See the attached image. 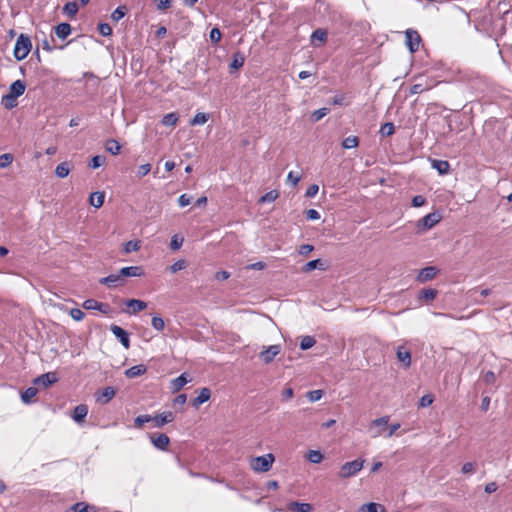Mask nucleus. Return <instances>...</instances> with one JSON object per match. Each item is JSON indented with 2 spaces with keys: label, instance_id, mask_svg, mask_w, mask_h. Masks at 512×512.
Returning <instances> with one entry per match:
<instances>
[{
  "label": "nucleus",
  "instance_id": "obj_41",
  "mask_svg": "<svg viewBox=\"0 0 512 512\" xmlns=\"http://www.w3.org/2000/svg\"><path fill=\"white\" fill-rule=\"evenodd\" d=\"M316 343V340L312 336H304L300 341V349L308 350L312 348Z\"/></svg>",
  "mask_w": 512,
  "mask_h": 512
},
{
  "label": "nucleus",
  "instance_id": "obj_39",
  "mask_svg": "<svg viewBox=\"0 0 512 512\" xmlns=\"http://www.w3.org/2000/svg\"><path fill=\"white\" fill-rule=\"evenodd\" d=\"M359 144L358 137L356 136H348L342 141V147L344 149H352L357 147Z\"/></svg>",
  "mask_w": 512,
  "mask_h": 512
},
{
  "label": "nucleus",
  "instance_id": "obj_62",
  "mask_svg": "<svg viewBox=\"0 0 512 512\" xmlns=\"http://www.w3.org/2000/svg\"><path fill=\"white\" fill-rule=\"evenodd\" d=\"M426 203V198L422 195H416L412 198L413 207H421Z\"/></svg>",
  "mask_w": 512,
  "mask_h": 512
},
{
  "label": "nucleus",
  "instance_id": "obj_44",
  "mask_svg": "<svg viewBox=\"0 0 512 512\" xmlns=\"http://www.w3.org/2000/svg\"><path fill=\"white\" fill-rule=\"evenodd\" d=\"M73 512H93L94 507L85 504L84 502L75 503L72 506Z\"/></svg>",
  "mask_w": 512,
  "mask_h": 512
},
{
  "label": "nucleus",
  "instance_id": "obj_35",
  "mask_svg": "<svg viewBox=\"0 0 512 512\" xmlns=\"http://www.w3.org/2000/svg\"><path fill=\"white\" fill-rule=\"evenodd\" d=\"M178 119V115L175 112H171L163 116L161 123L164 126H174L176 125Z\"/></svg>",
  "mask_w": 512,
  "mask_h": 512
},
{
  "label": "nucleus",
  "instance_id": "obj_22",
  "mask_svg": "<svg viewBox=\"0 0 512 512\" xmlns=\"http://www.w3.org/2000/svg\"><path fill=\"white\" fill-rule=\"evenodd\" d=\"M55 34L58 38L64 40L71 34V26L69 23H60L55 27Z\"/></svg>",
  "mask_w": 512,
  "mask_h": 512
},
{
  "label": "nucleus",
  "instance_id": "obj_16",
  "mask_svg": "<svg viewBox=\"0 0 512 512\" xmlns=\"http://www.w3.org/2000/svg\"><path fill=\"white\" fill-rule=\"evenodd\" d=\"M122 278L125 277H141L144 275V270L141 266H128L120 269Z\"/></svg>",
  "mask_w": 512,
  "mask_h": 512
},
{
  "label": "nucleus",
  "instance_id": "obj_51",
  "mask_svg": "<svg viewBox=\"0 0 512 512\" xmlns=\"http://www.w3.org/2000/svg\"><path fill=\"white\" fill-rule=\"evenodd\" d=\"M186 261L185 260H178L176 262H174L170 267H169V271L171 273H176L178 271H181L183 269L186 268Z\"/></svg>",
  "mask_w": 512,
  "mask_h": 512
},
{
  "label": "nucleus",
  "instance_id": "obj_48",
  "mask_svg": "<svg viewBox=\"0 0 512 512\" xmlns=\"http://www.w3.org/2000/svg\"><path fill=\"white\" fill-rule=\"evenodd\" d=\"M125 14H126V7L119 6L112 12L111 18L114 21H119L125 16Z\"/></svg>",
  "mask_w": 512,
  "mask_h": 512
},
{
  "label": "nucleus",
  "instance_id": "obj_50",
  "mask_svg": "<svg viewBox=\"0 0 512 512\" xmlns=\"http://www.w3.org/2000/svg\"><path fill=\"white\" fill-rule=\"evenodd\" d=\"M152 327L157 331H163L165 327V322L162 317L154 316L151 321Z\"/></svg>",
  "mask_w": 512,
  "mask_h": 512
},
{
  "label": "nucleus",
  "instance_id": "obj_28",
  "mask_svg": "<svg viewBox=\"0 0 512 512\" xmlns=\"http://www.w3.org/2000/svg\"><path fill=\"white\" fill-rule=\"evenodd\" d=\"M1 104L6 108V109H13L14 107L17 106V97L10 94V93H7L5 95L2 96V99H1Z\"/></svg>",
  "mask_w": 512,
  "mask_h": 512
},
{
  "label": "nucleus",
  "instance_id": "obj_30",
  "mask_svg": "<svg viewBox=\"0 0 512 512\" xmlns=\"http://www.w3.org/2000/svg\"><path fill=\"white\" fill-rule=\"evenodd\" d=\"M70 173V165L68 162H62L57 165L55 169V174L59 178H65Z\"/></svg>",
  "mask_w": 512,
  "mask_h": 512
},
{
  "label": "nucleus",
  "instance_id": "obj_31",
  "mask_svg": "<svg viewBox=\"0 0 512 512\" xmlns=\"http://www.w3.org/2000/svg\"><path fill=\"white\" fill-rule=\"evenodd\" d=\"M106 150L112 155H118L121 150V145L114 139H109L105 145Z\"/></svg>",
  "mask_w": 512,
  "mask_h": 512
},
{
  "label": "nucleus",
  "instance_id": "obj_37",
  "mask_svg": "<svg viewBox=\"0 0 512 512\" xmlns=\"http://www.w3.org/2000/svg\"><path fill=\"white\" fill-rule=\"evenodd\" d=\"M63 12L69 17H74L78 12V5L76 2H67L63 7Z\"/></svg>",
  "mask_w": 512,
  "mask_h": 512
},
{
  "label": "nucleus",
  "instance_id": "obj_54",
  "mask_svg": "<svg viewBox=\"0 0 512 512\" xmlns=\"http://www.w3.org/2000/svg\"><path fill=\"white\" fill-rule=\"evenodd\" d=\"M105 162V158L103 156H94L89 162V167L92 169L99 168Z\"/></svg>",
  "mask_w": 512,
  "mask_h": 512
},
{
  "label": "nucleus",
  "instance_id": "obj_9",
  "mask_svg": "<svg viewBox=\"0 0 512 512\" xmlns=\"http://www.w3.org/2000/svg\"><path fill=\"white\" fill-rule=\"evenodd\" d=\"M110 330L126 349L130 347L129 334L126 330L117 325H111Z\"/></svg>",
  "mask_w": 512,
  "mask_h": 512
},
{
  "label": "nucleus",
  "instance_id": "obj_36",
  "mask_svg": "<svg viewBox=\"0 0 512 512\" xmlns=\"http://www.w3.org/2000/svg\"><path fill=\"white\" fill-rule=\"evenodd\" d=\"M140 249V241L139 240H130L124 244L123 250L124 253L129 254L131 252H136Z\"/></svg>",
  "mask_w": 512,
  "mask_h": 512
},
{
  "label": "nucleus",
  "instance_id": "obj_14",
  "mask_svg": "<svg viewBox=\"0 0 512 512\" xmlns=\"http://www.w3.org/2000/svg\"><path fill=\"white\" fill-rule=\"evenodd\" d=\"M174 419H175V415L171 411L163 412L161 414H158V415L152 417V421L155 422L156 427H162L165 424L174 421Z\"/></svg>",
  "mask_w": 512,
  "mask_h": 512
},
{
  "label": "nucleus",
  "instance_id": "obj_7",
  "mask_svg": "<svg viewBox=\"0 0 512 512\" xmlns=\"http://www.w3.org/2000/svg\"><path fill=\"white\" fill-rule=\"evenodd\" d=\"M83 308L86 310H97L103 314H109L111 311V307L107 303L99 302L95 299H87L82 304Z\"/></svg>",
  "mask_w": 512,
  "mask_h": 512
},
{
  "label": "nucleus",
  "instance_id": "obj_34",
  "mask_svg": "<svg viewBox=\"0 0 512 512\" xmlns=\"http://www.w3.org/2000/svg\"><path fill=\"white\" fill-rule=\"evenodd\" d=\"M245 57L241 52H236L233 55L232 62L230 64V67L233 69H239L244 65Z\"/></svg>",
  "mask_w": 512,
  "mask_h": 512
},
{
  "label": "nucleus",
  "instance_id": "obj_56",
  "mask_svg": "<svg viewBox=\"0 0 512 512\" xmlns=\"http://www.w3.org/2000/svg\"><path fill=\"white\" fill-rule=\"evenodd\" d=\"M69 314L75 321H81L85 317V313L79 308H72Z\"/></svg>",
  "mask_w": 512,
  "mask_h": 512
},
{
  "label": "nucleus",
  "instance_id": "obj_43",
  "mask_svg": "<svg viewBox=\"0 0 512 512\" xmlns=\"http://www.w3.org/2000/svg\"><path fill=\"white\" fill-rule=\"evenodd\" d=\"M278 198V192L271 190L260 197L259 203H272Z\"/></svg>",
  "mask_w": 512,
  "mask_h": 512
},
{
  "label": "nucleus",
  "instance_id": "obj_42",
  "mask_svg": "<svg viewBox=\"0 0 512 512\" xmlns=\"http://www.w3.org/2000/svg\"><path fill=\"white\" fill-rule=\"evenodd\" d=\"M437 296V290L432 288L423 289L420 292L419 299H423L426 301L433 300Z\"/></svg>",
  "mask_w": 512,
  "mask_h": 512
},
{
  "label": "nucleus",
  "instance_id": "obj_15",
  "mask_svg": "<svg viewBox=\"0 0 512 512\" xmlns=\"http://www.w3.org/2000/svg\"><path fill=\"white\" fill-rule=\"evenodd\" d=\"M280 353L279 345H271L260 353V357L268 364Z\"/></svg>",
  "mask_w": 512,
  "mask_h": 512
},
{
  "label": "nucleus",
  "instance_id": "obj_23",
  "mask_svg": "<svg viewBox=\"0 0 512 512\" xmlns=\"http://www.w3.org/2000/svg\"><path fill=\"white\" fill-rule=\"evenodd\" d=\"M288 509L291 512H311L313 506L310 503L291 502Z\"/></svg>",
  "mask_w": 512,
  "mask_h": 512
},
{
  "label": "nucleus",
  "instance_id": "obj_49",
  "mask_svg": "<svg viewBox=\"0 0 512 512\" xmlns=\"http://www.w3.org/2000/svg\"><path fill=\"white\" fill-rule=\"evenodd\" d=\"M362 508H366L367 512H385V508L381 504L374 502L365 504Z\"/></svg>",
  "mask_w": 512,
  "mask_h": 512
},
{
  "label": "nucleus",
  "instance_id": "obj_59",
  "mask_svg": "<svg viewBox=\"0 0 512 512\" xmlns=\"http://www.w3.org/2000/svg\"><path fill=\"white\" fill-rule=\"evenodd\" d=\"M98 31L103 36H110L112 34V28L108 23L99 24Z\"/></svg>",
  "mask_w": 512,
  "mask_h": 512
},
{
  "label": "nucleus",
  "instance_id": "obj_21",
  "mask_svg": "<svg viewBox=\"0 0 512 512\" xmlns=\"http://www.w3.org/2000/svg\"><path fill=\"white\" fill-rule=\"evenodd\" d=\"M26 85L22 80L14 81L9 88V93L16 96L17 98L24 94Z\"/></svg>",
  "mask_w": 512,
  "mask_h": 512
},
{
  "label": "nucleus",
  "instance_id": "obj_4",
  "mask_svg": "<svg viewBox=\"0 0 512 512\" xmlns=\"http://www.w3.org/2000/svg\"><path fill=\"white\" fill-rule=\"evenodd\" d=\"M441 215L438 212H432L418 220L417 228L419 231L429 230L441 221Z\"/></svg>",
  "mask_w": 512,
  "mask_h": 512
},
{
  "label": "nucleus",
  "instance_id": "obj_26",
  "mask_svg": "<svg viewBox=\"0 0 512 512\" xmlns=\"http://www.w3.org/2000/svg\"><path fill=\"white\" fill-rule=\"evenodd\" d=\"M105 195L103 192H93L89 197L90 205L95 208H100L104 203Z\"/></svg>",
  "mask_w": 512,
  "mask_h": 512
},
{
  "label": "nucleus",
  "instance_id": "obj_19",
  "mask_svg": "<svg viewBox=\"0 0 512 512\" xmlns=\"http://www.w3.org/2000/svg\"><path fill=\"white\" fill-rule=\"evenodd\" d=\"M211 397V391L209 388H202L198 396L193 400V406L198 408L201 404L207 402Z\"/></svg>",
  "mask_w": 512,
  "mask_h": 512
},
{
  "label": "nucleus",
  "instance_id": "obj_63",
  "mask_svg": "<svg viewBox=\"0 0 512 512\" xmlns=\"http://www.w3.org/2000/svg\"><path fill=\"white\" fill-rule=\"evenodd\" d=\"M319 191V186L317 184L310 185L306 190V197L312 198L314 197Z\"/></svg>",
  "mask_w": 512,
  "mask_h": 512
},
{
  "label": "nucleus",
  "instance_id": "obj_38",
  "mask_svg": "<svg viewBox=\"0 0 512 512\" xmlns=\"http://www.w3.org/2000/svg\"><path fill=\"white\" fill-rule=\"evenodd\" d=\"M307 459L313 464H318L323 460V454L319 450H310Z\"/></svg>",
  "mask_w": 512,
  "mask_h": 512
},
{
  "label": "nucleus",
  "instance_id": "obj_53",
  "mask_svg": "<svg viewBox=\"0 0 512 512\" xmlns=\"http://www.w3.org/2000/svg\"><path fill=\"white\" fill-rule=\"evenodd\" d=\"M13 156L10 153L0 155V168H6L11 165Z\"/></svg>",
  "mask_w": 512,
  "mask_h": 512
},
{
  "label": "nucleus",
  "instance_id": "obj_12",
  "mask_svg": "<svg viewBox=\"0 0 512 512\" xmlns=\"http://www.w3.org/2000/svg\"><path fill=\"white\" fill-rule=\"evenodd\" d=\"M438 273V269L434 266H428L421 269L417 275V281L420 283L432 280Z\"/></svg>",
  "mask_w": 512,
  "mask_h": 512
},
{
  "label": "nucleus",
  "instance_id": "obj_6",
  "mask_svg": "<svg viewBox=\"0 0 512 512\" xmlns=\"http://www.w3.org/2000/svg\"><path fill=\"white\" fill-rule=\"evenodd\" d=\"M406 46L411 53L416 52L419 49L421 37L416 30L407 29L405 32Z\"/></svg>",
  "mask_w": 512,
  "mask_h": 512
},
{
  "label": "nucleus",
  "instance_id": "obj_52",
  "mask_svg": "<svg viewBox=\"0 0 512 512\" xmlns=\"http://www.w3.org/2000/svg\"><path fill=\"white\" fill-rule=\"evenodd\" d=\"M323 396V391L318 389V390H311L309 392H307V398L310 402H316L318 400H320Z\"/></svg>",
  "mask_w": 512,
  "mask_h": 512
},
{
  "label": "nucleus",
  "instance_id": "obj_27",
  "mask_svg": "<svg viewBox=\"0 0 512 512\" xmlns=\"http://www.w3.org/2000/svg\"><path fill=\"white\" fill-rule=\"evenodd\" d=\"M432 167L436 169L439 172V174L444 175L448 173L450 169V164L448 161L435 159L432 161Z\"/></svg>",
  "mask_w": 512,
  "mask_h": 512
},
{
  "label": "nucleus",
  "instance_id": "obj_3",
  "mask_svg": "<svg viewBox=\"0 0 512 512\" xmlns=\"http://www.w3.org/2000/svg\"><path fill=\"white\" fill-rule=\"evenodd\" d=\"M364 462H365L364 460L356 459V460L344 463L340 467L339 477L342 479H347L352 476H355L357 473H359L362 470V468L364 466Z\"/></svg>",
  "mask_w": 512,
  "mask_h": 512
},
{
  "label": "nucleus",
  "instance_id": "obj_60",
  "mask_svg": "<svg viewBox=\"0 0 512 512\" xmlns=\"http://www.w3.org/2000/svg\"><path fill=\"white\" fill-rule=\"evenodd\" d=\"M183 244V238H180L178 237L177 235H174L172 238H171V242H170V248L172 250H178L181 248Z\"/></svg>",
  "mask_w": 512,
  "mask_h": 512
},
{
  "label": "nucleus",
  "instance_id": "obj_29",
  "mask_svg": "<svg viewBox=\"0 0 512 512\" xmlns=\"http://www.w3.org/2000/svg\"><path fill=\"white\" fill-rule=\"evenodd\" d=\"M319 41L321 43L327 40V31L322 28H318L311 34V42L315 45V41Z\"/></svg>",
  "mask_w": 512,
  "mask_h": 512
},
{
  "label": "nucleus",
  "instance_id": "obj_32",
  "mask_svg": "<svg viewBox=\"0 0 512 512\" xmlns=\"http://www.w3.org/2000/svg\"><path fill=\"white\" fill-rule=\"evenodd\" d=\"M38 390L35 387H28L22 394L21 399L24 403L28 404L37 395Z\"/></svg>",
  "mask_w": 512,
  "mask_h": 512
},
{
  "label": "nucleus",
  "instance_id": "obj_25",
  "mask_svg": "<svg viewBox=\"0 0 512 512\" xmlns=\"http://www.w3.org/2000/svg\"><path fill=\"white\" fill-rule=\"evenodd\" d=\"M126 306L132 308V313H137L147 307V303L139 299H129L126 301Z\"/></svg>",
  "mask_w": 512,
  "mask_h": 512
},
{
  "label": "nucleus",
  "instance_id": "obj_17",
  "mask_svg": "<svg viewBox=\"0 0 512 512\" xmlns=\"http://www.w3.org/2000/svg\"><path fill=\"white\" fill-rule=\"evenodd\" d=\"M87 414H88V407L85 404H79L73 410L72 419L76 423L80 424L84 421Z\"/></svg>",
  "mask_w": 512,
  "mask_h": 512
},
{
  "label": "nucleus",
  "instance_id": "obj_5",
  "mask_svg": "<svg viewBox=\"0 0 512 512\" xmlns=\"http://www.w3.org/2000/svg\"><path fill=\"white\" fill-rule=\"evenodd\" d=\"M389 422V416H383L377 419H374L370 426L369 431L371 433V437L377 438L383 434V430H386Z\"/></svg>",
  "mask_w": 512,
  "mask_h": 512
},
{
  "label": "nucleus",
  "instance_id": "obj_33",
  "mask_svg": "<svg viewBox=\"0 0 512 512\" xmlns=\"http://www.w3.org/2000/svg\"><path fill=\"white\" fill-rule=\"evenodd\" d=\"M208 119H209V114L203 113V112H198L195 114L193 119H191L190 124L192 126L203 125L208 121Z\"/></svg>",
  "mask_w": 512,
  "mask_h": 512
},
{
  "label": "nucleus",
  "instance_id": "obj_57",
  "mask_svg": "<svg viewBox=\"0 0 512 512\" xmlns=\"http://www.w3.org/2000/svg\"><path fill=\"white\" fill-rule=\"evenodd\" d=\"M221 36V31L217 27L212 28L209 33V38L213 43H218L221 40Z\"/></svg>",
  "mask_w": 512,
  "mask_h": 512
},
{
  "label": "nucleus",
  "instance_id": "obj_24",
  "mask_svg": "<svg viewBox=\"0 0 512 512\" xmlns=\"http://www.w3.org/2000/svg\"><path fill=\"white\" fill-rule=\"evenodd\" d=\"M188 382L185 373H182L180 376L176 377L171 381V390L172 392L180 391Z\"/></svg>",
  "mask_w": 512,
  "mask_h": 512
},
{
  "label": "nucleus",
  "instance_id": "obj_55",
  "mask_svg": "<svg viewBox=\"0 0 512 512\" xmlns=\"http://www.w3.org/2000/svg\"><path fill=\"white\" fill-rule=\"evenodd\" d=\"M427 89H429L428 85H424L422 83H417V84H414V85L411 86L410 94L411 95L420 94V93L424 92Z\"/></svg>",
  "mask_w": 512,
  "mask_h": 512
},
{
  "label": "nucleus",
  "instance_id": "obj_10",
  "mask_svg": "<svg viewBox=\"0 0 512 512\" xmlns=\"http://www.w3.org/2000/svg\"><path fill=\"white\" fill-rule=\"evenodd\" d=\"M58 381V377L55 372H47L42 374L34 379V384L38 386H43L47 388L48 386L56 383Z\"/></svg>",
  "mask_w": 512,
  "mask_h": 512
},
{
  "label": "nucleus",
  "instance_id": "obj_2",
  "mask_svg": "<svg viewBox=\"0 0 512 512\" xmlns=\"http://www.w3.org/2000/svg\"><path fill=\"white\" fill-rule=\"evenodd\" d=\"M275 461L273 454L268 453L266 455L253 457L250 460V467L255 472H268Z\"/></svg>",
  "mask_w": 512,
  "mask_h": 512
},
{
  "label": "nucleus",
  "instance_id": "obj_11",
  "mask_svg": "<svg viewBox=\"0 0 512 512\" xmlns=\"http://www.w3.org/2000/svg\"><path fill=\"white\" fill-rule=\"evenodd\" d=\"M125 280L122 278L121 273L110 274L99 280L100 284L106 285L109 288H114L123 285Z\"/></svg>",
  "mask_w": 512,
  "mask_h": 512
},
{
  "label": "nucleus",
  "instance_id": "obj_18",
  "mask_svg": "<svg viewBox=\"0 0 512 512\" xmlns=\"http://www.w3.org/2000/svg\"><path fill=\"white\" fill-rule=\"evenodd\" d=\"M146 371L147 367L144 364H139L128 368L124 374L127 378H136L138 376L145 374Z\"/></svg>",
  "mask_w": 512,
  "mask_h": 512
},
{
  "label": "nucleus",
  "instance_id": "obj_20",
  "mask_svg": "<svg viewBox=\"0 0 512 512\" xmlns=\"http://www.w3.org/2000/svg\"><path fill=\"white\" fill-rule=\"evenodd\" d=\"M116 395V389L114 387L108 386L105 387L102 392L101 396L97 397V401L101 402L102 404L108 403L114 396Z\"/></svg>",
  "mask_w": 512,
  "mask_h": 512
},
{
  "label": "nucleus",
  "instance_id": "obj_45",
  "mask_svg": "<svg viewBox=\"0 0 512 512\" xmlns=\"http://www.w3.org/2000/svg\"><path fill=\"white\" fill-rule=\"evenodd\" d=\"M330 112V109L328 108H320V109H317L315 110L312 115H311V118H312V121L314 122H318L320 121L323 117H325L328 113Z\"/></svg>",
  "mask_w": 512,
  "mask_h": 512
},
{
  "label": "nucleus",
  "instance_id": "obj_1",
  "mask_svg": "<svg viewBox=\"0 0 512 512\" xmlns=\"http://www.w3.org/2000/svg\"><path fill=\"white\" fill-rule=\"evenodd\" d=\"M32 48V42L28 35L21 33L14 46V57L16 60L21 61L25 59L30 53Z\"/></svg>",
  "mask_w": 512,
  "mask_h": 512
},
{
  "label": "nucleus",
  "instance_id": "obj_40",
  "mask_svg": "<svg viewBox=\"0 0 512 512\" xmlns=\"http://www.w3.org/2000/svg\"><path fill=\"white\" fill-rule=\"evenodd\" d=\"M322 266H323V263L321 262L320 259L311 260L303 266V271L310 272L317 268L324 269Z\"/></svg>",
  "mask_w": 512,
  "mask_h": 512
},
{
  "label": "nucleus",
  "instance_id": "obj_58",
  "mask_svg": "<svg viewBox=\"0 0 512 512\" xmlns=\"http://www.w3.org/2000/svg\"><path fill=\"white\" fill-rule=\"evenodd\" d=\"M434 401V397L430 394L423 395L419 401V406L422 408L430 406Z\"/></svg>",
  "mask_w": 512,
  "mask_h": 512
},
{
  "label": "nucleus",
  "instance_id": "obj_13",
  "mask_svg": "<svg viewBox=\"0 0 512 512\" xmlns=\"http://www.w3.org/2000/svg\"><path fill=\"white\" fill-rule=\"evenodd\" d=\"M150 439H151L153 446L162 451L166 450L170 443L169 437L163 433L157 434V435H151Z\"/></svg>",
  "mask_w": 512,
  "mask_h": 512
},
{
  "label": "nucleus",
  "instance_id": "obj_64",
  "mask_svg": "<svg viewBox=\"0 0 512 512\" xmlns=\"http://www.w3.org/2000/svg\"><path fill=\"white\" fill-rule=\"evenodd\" d=\"M191 203V197L187 194H182L178 198V204L180 207H186Z\"/></svg>",
  "mask_w": 512,
  "mask_h": 512
},
{
  "label": "nucleus",
  "instance_id": "obj_61",
  "mask_svg": "<svg viewBox=\"0 0 512 512\" xmlns=\"http://www.w3.org/2000/svg\"><path fill=\"white\" fill-rule=\"evenodd\" d=\"M151 171V165L149 163L142 164L138 167L137 175L138 177H144Z\"/></svg>",
  "mask_w": 512,
  "mask_h": 512
},
{
  "label": "nucleus",
  "instance_id": "obj_46",
  "mask_svg": "<svg viewBox=\"0 0 512 512\" xmlns=\"http://www.w3.org/2000/svg\"><path fill=\"white\" fill-rule=\"evenodd\" d=\"M395 132L394 124L391 122L384 123L380 128V133L383 136H390Z\"/></svg>",
  "mask_w": 512,
  "mask_h": 512
},
{
  "label": "nucleus",
  "instance_id": "obj_8",
  "mask_svg": "<svg viewBox=\"0 0 512 512\" xmlns=\"http://www.w3.org/2000/svg\"><path fill=\"white\" fill-rule=\"evenodd\" d=\"M396 356L403 368L407 369L411 366V352L404 345L397 347Z\"/></svg>",
  "mask_w": 512,
  "mask_h": 512
},
{
  "label": "nucleus",
  "instance_id": "obj_47",
  "mask_svg": "<svg viewBox=\"0 0 512 512\" xmlns=\"http://www.w3.org/2000/svg\"><path fill=\"white\" fill-rule=\"evenodd\" d=\"M152 421V416L150 415H139L134 419V426L136 428H141L145 423Z\"/></svg>",
  "mask_w": 512,
  "mask_h": 512
}]
</instances>
